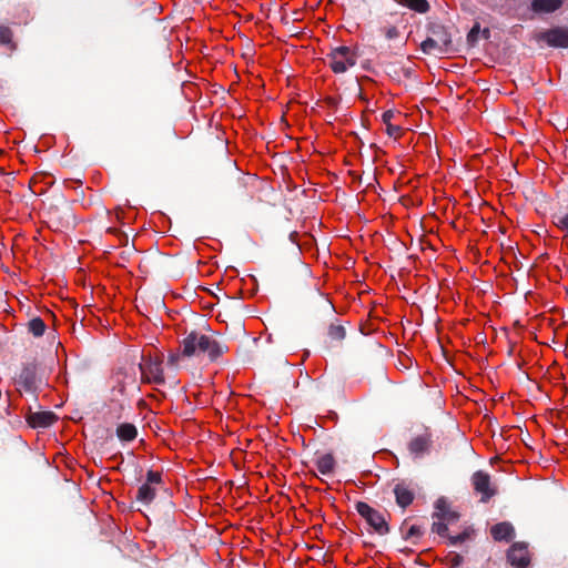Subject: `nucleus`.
I'll use <instances>...</instances> for the list:
<instances>
[{"label":"nucleus","mask_w":568,"mask_h":568,"mask_svg":"<svg viewBox=\"0 0 568 568\" xmlns=\"http://www.w3.org/2000/svg\"><path fill=\"white\" fill-rule=\"evenodd\" d=\"M409 74H410V70H409V69H406V70H405V75H406V77H409Z\"/></svg>","instance_id":"nucleus-38"},{"label":"nucleus","mask_w":568,"mask_h":568,"mask_svg":"<svg viewBox=\"0 0 568 568\" xmlns=\"http://www.w3.org/2000/svg\"><path fill=\"white\" fill-rule=\"evenodd\" d=\"M474 490L480 495V501L487 503L497 494V488L491 485L490 476L484 470H477L471 476Z\"/></svg>","instance_id":"nucleus-9"},{"label":"nucleus","mask_w":568,"mask_h":568,"mask_svg":"<svg viewBox=\"0 0 568 568\" xmlns=\"http://www.w3.org/2000/svg\"><path fill=\"white\" fill-rule=\"evenodd\" d=\"M432 446L433 435L428 429H425L424 433L414 436L409 440L407 449L414 458H422L429 454Z\"/></svg>","instance_id":"nucleus-10"},{"label":"nucleus","mask_w":568,"mask_h":568,"mask_svg":"<svg viewBox=\"0 0 568 568\" xmlns=\"http://www.w3.org/2000/svg\"><path fill=\"white\" fill-rule=\"evenodd\" d=\"M394 495L397 506L405 509L413 504L415 499V489L405 481L397 483L394 486Z\"/></svg>","instance_id":"nucleus-11"},{"label":"nucleus","mask_w":568,"mask_h":568,"mask_svg":"<svg viewBox=\"0 0 568 568\" xmlns=\"http://www.w3.org/2000/svg\"><path fill=\"white\" fill-rule=\"evenodd\" d=\"M450 523L437 519L432 525V531L436 532L440 537H447L448 538V525Z\"/></svg>","instance_id":"nucleus-25"},{"label":"nucleus","mask_w":568,"mask_h":568,"mask_svg":"<svg viewBox=\"0 0 568 568\" xmlns=\"http://www.w3.org/2000/svg\"><path fill=\"white\" fill-rule=\"evenodd\" d=\"M452 49L453 39L449 28L438 22H429L427 38L420 43L423 53L432 54L437 51L439 54H446Z\"/></svg>","instance_id":"nucleus-2"},{"label":"nucleus","mask_w":568,"mask_h":568,"mask_svg":"<svg viewBox=\"0 0 568 568\" xmlns=\"http://www.w3.org/2000/svg\"><path fill=\"white\" fill-rule=\"evenodd\" d=\"M229 163H230V166H231V168L236 169V168H235V163H233V162H231V161H229Z\"/></svg>","instance_id":"nucleus-39"},{"label":"nucleus","mask_w":568,"mask_h":568,"mask_svg":"<svg viewBox=\"0 0 568 568\" xmlns=\"http://www.w3.org/2000/svg\"><path fill=\"white\" fill-rule=\"evenodd\" d=\"M183 357L206 355L210 362L217 361L226 351L227 346L214 335H205L197 331H191L180 342Z\"/></svg>","instance_id":"nucleus-1"},{"label":"nucleus","mask_w":568,"mask_h":568,"mask_svg":"<svg viewBox=\"0 0 568 568\" xmlns=\"http://www.w3.org/2000/svg\"><path fill=\"white\" fill-rule=\"evenodd\" d=\"M0 42L9 47L10 50L17 49V44L13 41L12 30L7 26H0Z\"/></svg>","instance_id":"nucleus-24"},{"label":"nucleus","mask_w":568,"mask_h":568,"mask_svg":"<svg viewBox=\"0 0 568 568\" xmlns=\"http://www.w3.org/2000/svg\"><path fill=\"white\" fill-rule=\"evenodd\" d=\"M39 382L37 364L34 362L23 364L16 378L19 390L37 395Z\"/></svg>","instance_id":"nucleus-6"},{"label":"nucleus","mask_w":568,"mask_h":568,"mask_svg":"<svg viewBox=\"0 0 568 568\" xmlns=\"http://www.w3.org/2000/svg\"><path fill=\"white\" fill-rule=\"evenodd\" d=\"M180 356H182L180 353H170L168 356V365L178 366Z\"/></svg>","instance_id":"nucleus-32"},{"label":"nucleus","mask_w":568,"mask_h":568,"mask_svg":"<svg viewBox=\"0 0 568 568\" xmlns=\"http://www.w3.org/2000/svg\"><path fill=\"white\" fill-rule=\"evenodd\" d=\"M556 225L568 233V212L557 217Z\"/></svg>","instance_id":"nucleus-30"},{"label":"nucleus","mask_w":568,"mask_h":568,"mask_svg":"<svg viewBox=\"0 0 568 568\" xmlns=\"http://www.w3.org/2000/svg\"><path fill=\"white\" fill-rule=\"evenodd\" d=\"M317 295H318V297H320L321 302L324 304V307H325L327 311H329V312H334V306H333V304H332L328 300L324 298L320 293H317Z\"/></svg>","instance_id":"nucleus-34"},{"label":"nucleus","mask_w":568,"mask_h":568,"mask_svg":"<svg viewBox=\"0 0 568 568\" xmlns=\"http://www.w3.org/2000/svg\"><path fill=\"white\" fill-rule=\"evenodd\" d=\"M394 118V112L392 110H387L383 113L382 119L383 122L386 124V132L389 136H397L402 132L400 126L393 125L390 120Z\"/></svg>","instance_id":"nucleus-22"},{"label":"nucleus","mask_w":568,"mask_h":568,"mask_svg":"<svg viewBox=\"0 0 568 568\" xmlns=\"http://www.w3.org/2000/svg\"><path fill=\"white\" fill-rule=\"evenodd\" d=\"M324 102L329 106V108H336L337 104H338V101L333 98V97H327L325 98Z\"/></svg>","instance_id":"nucleus-35"},{"label":"nucleus","mask_w":568,"mask_h":568,"mask_svg":"<svg viewBox=\"0 0 568 568\" xmlns=\"http://www.w3.org/2000/svg\"><path fill=\"white\" fill-rule=\"evenodd\" d=\"M145 484H149L151 486L153 485H161L162 484V474L154 470H149L146 473V480Z\"/></svg>","instance_id":"nucleus-28"},{"label":"nucleus","mask_w":568,"mask_h":568,"mask_svg":"<svg viewBox=\"0 0 568 568\" xmlns=\"http://www.w3.org/2000/svg\"><path fill=\"white\" fill-rule=\"evenodd\" d=\"M480 33L484 39H489L490 37V30L488 28H485L483 31L480 30Z\"/></svg>","instance_id":"nucleus-37"},{"label":"nucleus","mask_w":568,"mask_h":568,"mask_svg":"<svg viewBox=\"0 0 568 568\" xmlns=\"http://www.w3.org/2000/svg\"><path fill=\"white\" fill-rule=\"evenodd\" d=\"M346 337V328L342 324L332 323L327 327L325 348L329 349L332 346L341 344Z\"/></svg>","instance_id":"nucleus-15"},{"label":"nucleus","mask_w":568,"mask_h":568,"mask_svg":"<svg viewBox=\"0 0 568 568\" xmlns=\"http://www.w3.org/2000/svg\"><path fill=\"white\" fill-rule=\"evenodd\" d=\"M328 65L335 73H344L349 67L356 64V55L351 48L341 45L327 54Z\"/></svg>","instance_id":"nucleus-5"},{"label":"nucleus","mask_w":568,"mask_h":568,"mask_svg":"<svg viewBox=\"0 0 568 568\" xmlns=\"http://www.w3.org/2000/svg\"><path fill=\"white\" fill-rule=\"evenodd\" d=\"M506 560L513 568H529L531 565V552L525 541L514 542L506 551Z\"/></svg>","instance_id":"nucleus-7"},{"label":"nucleus","mask_w":568,"mask_h":568,"mask_svg":"<svg viewBox=\"0 0 568 568\" xmlns=\"http://www.w3.org/2000/svg\"><path fill=\"white\" fill-rule=\"evenodd\" d=\"M45 324L42 318L34 317L29 321L28 323V331L34 336V337H41L45 332Z\"/></svg>","instance_id":"nucleus-23"},{"label":"nucleus","mask_w":568,"mask_h":568,"mask_svg":"<svg viewBox=\"0 0 568 568\" xmlns=\"http://www.w3.org/2000/svg\"><path fill=\"white\" fill-rule=\"evenodd\" d=\"M124 405L122 403H119L118 408L114 412L110 410V414H112L114 418L120 419L122 417V412L124 410Z\"/></svg>","instance_id":"nucleus-33"},{"label":"nucleus","mask_w":568,"mask_h":568,"mask_svg":"<svg viewBox=\"0 0 568 568\" xmlns=\"http://www.w3.org/2000/svg\"><path fill=\"white\" fill-rule=\"evenodd\" d=\"M562 4L564 0H532L530 9L532 12L538 14L552 13L560 9Z\"/></svg>","instance_id":"nucleus-16"},{"label":"nucleus","mask_w":568,"mask_h":568,"mask_svg":"<svg viewBox=\"0 0 568 568\" xmlns=\"http://www.w3.org/2000/svg\"><path fill=\"white\" fill-rule=\"evenodd\" d=\"M116 436L122 442H132L138 436V429L131 423H123L116 427Z\"/></svg>","instance_id":"nucleus-17"},{"label":"nucleus","mask_w":568,"mask_h":568,"mask_svg":"<svg viewBox=\"0 0 568 568\" xmlns=\"http://www.w3.org/2000/svg\"><path fill=\"white\" fill-rule=\"evenodd\" d=\"M470 537V532L468 529H465L463 532L456 535V536H448V542L450 546H457L459 544H463Z\"/></svg>","instance_id":"nucleus-27"},{"label":"nucleus","mask_w":568,"mask_h":568,"mask_svg":"<svg viewBox=\"0 0 568 568\" xmlns=\"http://www.w3.org/2000/svg\"><path fill=\"white\" fill-rule=\"evenodd\" d=\"M479 34H480V24L478 22H476L467 34V43L469 45L474 47L478 41Z\"/></svg>","instance_id":"nucleus-26"},{"label":"nucleus","mask_w":568,"mask_h":568,"mask_svg":"<svg viewBox=\"0 0 568 568\" xmlns=\"http://www.w3.org/2000/svg\"><path fill=\"white\" fill-rule=\"evenodd\" d=\"M58 419V416L50 410L44 412H29L27 415V422L33 427H49L51 426L55 420Z\"/></svg>","instance_id":"nucleus-14"},{"label":"nucleus","mask_w":568,"mask_h":568,"mask_svg":"<svg viewBox=\"0 0 568 568\" xmlns=\"http://www.w3.org/2000/svg\"><path fill=\"white\" fill-rule=\"evenodd\" d=\"M384 34L387 39L392 40L399 36L398 29L396 27H388L384 29Z\"/></svg>","instance_id":"nucleus-31"},{"label":"nucleus","mask_w":568,"mask_h":568,"mask_svg":"<svg viewBox=\"0 0 568 568\" xmlns=\"http://www.w3.org/2000/svg\"><path fill=\"white\" fill-rule=\"evenodd\" d=\"M134 251V246H131L129 247V250H125L123 252H121L120 254V257L123 260V261H126L128 257L130 256V254Z\"/></svg>","instance_id":"nucleus-36"},{"label":"nucleus","mask_w":568,"mask_h":568,"mask_svg":"<svg viewBox=\"0 0 568 568\" xmlns=\"http://www.w3.org/2000/svg\"><path fill=\"white\" fill-rule=\"evenodd\" d=\"M463 562L464 557L459 554H453V556L448 560L450 568H459Z\"/></svg>","instance_id":"nucleus-29"},{"label":"nucleus","mask_w":568,"mask_h":568,"mask_svg":"<svg viewBox=\"0 0 568 568\" xmlns=\"http://www.w3.org/2000/svg\"><path fill=\"white\" fill-rule=\"evenodd\" d=\"M162 358L160 356L143 357L139 364L141 372V379L143 383L162 385L165 383L164 373L162 368Z\"/></svg>","instance_id":"nucleus-3"},{"label":"nucleus","mask_w":568,"mask_h":568,"mask_svg":"<svg viewBox=\"0 0 568 568\" xmlns=\"http://www.w3.org/2000/svg\"><path fill=\"white\" fill-rule=\"evenodd\" d=\"M433 518L453 524L458 521L459 514L450 508L445 498H439L435 503V511L433 513Z\"/></svg>","instance_id":"nucleus-12"},{"label":"nucleus","mask_w":568,"mask_h":568,"mask_svg":"<svg viewBox=\"0 0 568 568\" xmlns=\"http://www.w3.org/2000/svg\"><path fill=\"white\" fill-rule=\"evenodd\" d=\"M316 466L321 474H332L335 468V458L332 454H325L316 460Z\"/></svg>","instance_id":"nucleus-19"},{"label":"nucleus","mask_w":568,"mask_h":568,"mask_svg":"<svg viewBox=\"0 0 568 568\" xmlns=\"http://www.w3.org/2000/svg\"><path fill=\"white\" fill-rule=\"evenodd\" d=\"M405 525V523L403 524ZM403 538L405 540L412 541L413 545H417L420 537L424 535V530L420 526L413 525L406 531L404 530V526L400 527Z\"/></svg>","instance_id":"nucleus-20"},{"label":"nucleus","mask_w":568,"mask_h":568,"mask_svg":"<svg viewBox=\"0 0 568 568\" xmlns=\"http://www.w3.org/2000/svg\"><path fill=\"white\" fill-rule=\"evenodd\" d=\"M400 4L414 10L418 13H426L429 11V3L427 0H398Z\"/></svg>","instance_id":"nucleus-21"},{"label":"nucleus","mask_w":568,"mask_h":568,"mask_svg":"<svg viewBox=\"0 0 568 568\" xmlns=\"http://www.w3.org/2000/svg\"><path fill=\"white\" fill-rule=\"evenodd\" d=\"M490 535L495 541L509 542L515 538L516 531L511 523L501 521L491 526Z\"/></svg>","instance_id":"nucleus-13"},{"label":"nucleus","mask_w":568,"mask_h":568,"mask_svg":"<svg viewBox=\"0 0 568 568\" xmlns=\"http://www.w3.org/2000/svg\"><path fill=\"white\" fill-rule=\"evenodd\" d=\"M155 495V488L144 483L138 489L136 500L144 505H149L154 500Z\"/></svg>","instance_id":"nucleus-18"},{"label":"nucleus","mask_w":568,"mask_h":568,"mask_svg":"<svg viewBox=\"0 0 568 568\" xmlns=\"http://www.w3.org/2000/svg\"><path fill=\"white\" fill-rule=\"evenodd\" d=\"M535 40L547 43L551 48H568V28L567 27H555L545 31L539 32L535 36Z\"/></svg>","instance_id":"nucleus-8"},{"label":"nucleus","mask_w":568,"mask_h":568,"mask_svg":"<svg viewBox=\"0 0 568 568\" xmlns=\"http://www.w3.org/2000/svg\"><path fill=\"white\" fill-rule=\"evenodd\" d=\"M357 513L363 517L366 523L374 529L375 532L383 536L389 532V526L385 516L377 509L371 507L365 501H357L355 504Z\"/></svg>","instance_id":"nucleus-4"}]
</instances>
